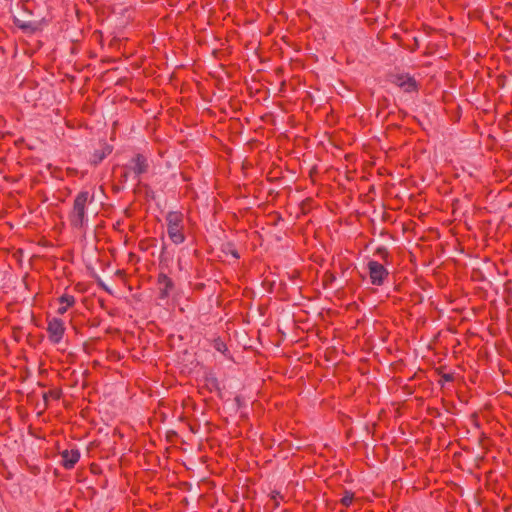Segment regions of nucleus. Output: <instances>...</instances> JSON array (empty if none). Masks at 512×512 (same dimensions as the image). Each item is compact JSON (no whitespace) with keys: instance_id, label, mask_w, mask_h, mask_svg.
<instances>
[{"instance_id":"1","label":"nucleus","mask_w":512,"mask_h":512,"mask_svg":"<svg viewBox=\"0 0 512 512\" xmlns=\"http://www.w3.org/2000/svg\"><path fill=\"white\" fill-rule=\"evenodd\" d=\"M95 200L92 191L82 190L77 193L68 213V222L73 230L85 232L88 226V208Z\"/></svg>"},{"instance_id":"2","label":"nucleus","mask_w":512,"mask_h":512,"mask_svg":"<svg viewBox=\"0 0 512 512\" xmlns=\"http://www.w3.org/2000/svg\"><path fill=\"white\" fill-rule=\"evenodd\" d=\"M167 234L175 245L185 242L184 214L181 211H169L165 217Z\"/></svg>"},{"instance_id":"3","label":"nucleus","mask_w":512,"mask_h":512,"mask_svg":"<svg viewBox=\"0 0 512 512\" xmlns=\"http://www.w3.org/2000/svg\"><path fill=\"white\" fill-rule=\"evenodd\" d=\"M126 171L123 174V177L126 179L128 174L131 172L134 175V178L140 181V177L147 173L150 168V163L148 157L142 153L135 154L131 159L128 165L125 166Z\"/></svg>"},{"instance_id":"4","label":"nucleus","mask_w":512,"mask_h":512,"mask_svg":"<svg viewBox=\"0 0 512 512\" xmlns=\"http://www.w3.org/2000/svg\"><path fill=\"white\" fill-rule=\"evenodd\" d=\"M387 265L376 260H370L367 263L368 275L372 285L382 286L389 277Z\"/></svg>"},{"instance_id":"5","label":"nucleus","mask_w":512,"mask_h":512,"mask_svg":"<svg viewBox=\"0 0 512 512\" xmlns=\"http://www.w3.org/2000/svg\"><path fill=\"white\" fill-rule=\"evenodd\" d=\"M47 333L51 343H60L65 333V326L63 320L56 317L50 319L47 324Z\"/></svg>"},{"instance_id":"6","label":"nucleus","mask_w":512,"mask_h":512,"mask_svg":"<svg viewBox=\"0 0 512 512\" xmlns=\"http://www.w3.org/2000/svg\"><path fill=\"white\" fill-rule=\"evenodd\" d=\"M392 83L401 88L404 92L418 91V84L414 77L409 74H396L392 76Z\"/></svg>"},{"instance_id":"7","label":"nucleus","mask_w":512,"mask_h":512,"mask_svg":"<svg viewBox=\"0 0 512 512\" xmlns=\"http://www.w3.org/2000/svg\"><path fill=\"white\" fill-rule=\"evenodd\" d=\"M61 465L67 469H73L80 460V451L78 449H65L60 452Z\"/></svg>"},{"instance_id":"8","label":"nucleus","mask_w":512,"mask_h":512,"mask_svg":"<svg viewBox=\"0 0 512 512\" xmlns=\"http://www.w3.org/2000/svg\"><path fill=\"white\" fill-rule=\"evenodd\" d=\"M157 284L159 286V297L161 299L169 297L171 291L174 289L173 280L165 273H159L157 277Z\"/></svg>"},{"instance_id":"9","label":"nucleus","mask_w":512,"mask_h":512,"mask_svg":"<svg viewBox=\"0 0 512 512\" xmlns=\"http://www.w3.org/2000/svg\"><path fill=\"white\" fill-rule=\"evenodd\" d=\"M58 301L60 304H62L58 309L57 313L60 315H63L67 312L68 308L74 306L76 300L73 295L70 294H63L59 297Z\"/></svg>"},{"instance_id":"10","label":"nucleus","mask_w":512,"mask_h":512,"mask_svg":"<svg viewBox=\"0 0 512 512\" xmlns=\"http://www.w3.org/2000/svg\"><path fill=\"white\" fill-rule=\"evenodd\" d=\"M374 255L377 256L382 261L381 263L384 265H390L392 263V255L384 246L378 247L375 250Z\"/></svg>"},{"instance_id":"11","label":"nucleus","mask_w":512,"mask_h":512,"mask_svg":"<svg viewBox=\"0 0 512 512\" xmlns=\"http://www.w3.org/2000/svg\"><path fill=\"white\" fill-rule=\"evenodd\" d=\"M15 25L25 32H35L38 30V23L35 21H21L19 19H15Z\"/></svg>"},{"instance_id":"12","label":"nucleus","mask_w":512,"mask_h":512,"mask_svg":"<svg viewBox=\"0 0 512 512\" xmlns=\"http://www.w3.org/2000/svg\"><path fill=\"white\" fill-rule=\"evenodd\" d=\"M110 153V150L108 149V147L106 148H103V149H100V150H95V152L92 154L91 158H90V162L94 165H97L99 164L108 154Z\"/></svg>"},{"instance_id":"13","label":"nucleus","mask_w":512,"mask_h":512,"mask_svg":"<svg viewBox=\"0 0 512 512\" xmlns=\"http://www.w3.org/2000/svg\"><path fill=\"white\" fill-rule=\"evenodd\" d=\"M437 373L441 377V379L438 381V383L443 386L444 382H453L454 381V374L453 373H445L444 367L437 368Z\"/></svg>"},{"instance_id":"14","label":"nucleus","mask_w":512,"mask_h":512,"mask_svg":"<svg viewBox=\"0 0 512 512\" xmlns=\"http://www.w3.org/2000/svg\"><path fill=\"white\" fill-rule=\"evenodd\" d=\"M353 500H354V493L346 490L343 494V497L340 500V503L344 507H349L353 503Z\"/></svg>"},{"instance_id":"15","label":"nucleus","mask_w":512,"mask_h":512,"mask_svg":"<svg viewBox=\"0 0 512 512\" xmlns=\"http://www.w3.org/2000/svg\"><path fill=\"white\" fill-rule=\"evenodd\" d=\"M61 395H62L61 390H59V389H52V390H49L48 392H45L43 394V399H44L45 403H47L48 398H53L54 400H59Z\"/></svg>"},{"instance_id":"16","label":"nucleus","mask_w":512,"mask_h":512,"mask_svg":"<svg viewBox=\"0 0 512 512\" xmlns=\"http://www.w3.org/2000/svg\"><path fill=\"white\" fill-rule=\"evenodd\" d=\"M213 346L220 353L225 354L228 351L226 343L219 337L213 340Z\"/></svg>"},{"instance_id":"17","label":"nucleus","mask_w":512,"mask_h":512,"mask_svg":"<svg viewBox=\"0 0 512 512\" xmlns=\"http://www.w3.org/2000/svg\"><path fill=\"white\" fill-rule=\"evenodd\" d=\"M224 252H225L226 254H230V255H232L235 259H239V258H240V255H239V253H238L237 249H236V248L234 247V245H233V244H231V243H228V244L226 245V247H225V249H224Z\"/></svg>"},{"instance_id":"18","label":"nucleus","mask_w":512,"mask_h":512,"mask_svg":"<svg viewBox=\"0 0 512 512\" xmlns=\"http://www.w3.org/2000/svg\"><path fill=\"white\" fill-rule=\"evenodd\" d=\"M155 242L156 240L154 238L142 240L139 242V248L140 250L146 251L150 246H154Z\"/></svg>"},{"instance_id":"19","label":"nucleus","mask_w":512,"mask_h":512,"mask_svg":"<svg viewBox=\"0 0 512 512\" xmlns=\"http://www.w3.org/2000/svg\"><path fill=\"white\" fill-rule=\"evenodd\" d=\"M283 499V496L280 494V492L278 491H273L271 493V500L274 501V507H278L279 506V501Z\"/></svg>"},{"instance_id":"20","label":"nucleus","mask_w":512,"mask_h":512,"mask_svg":"<svg viewBox=\"0 0 512 512\" xmlns=\"http://www.w3.org/2000/svg\"><path fill=\"white\" fill-rule=\"evenodd\" d=\"M335 280V275L331 272H326L324 275L325 283H332Z\"/></svg>"},{"instance_id":"21","label":"nucleus","mask_w":512,"mask_h":512,"mask_svg":"<svg viewBox=\"0 0 512 512\" xmlns=\"http://www.w3.org/2000/svg\"><path fill=\"white\" fill-rule=\"evenodd\" d=\"M510 508H511V506H506V507L504 508V511H505V512H509Z\"/></svg>"}]
</instances>
